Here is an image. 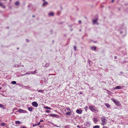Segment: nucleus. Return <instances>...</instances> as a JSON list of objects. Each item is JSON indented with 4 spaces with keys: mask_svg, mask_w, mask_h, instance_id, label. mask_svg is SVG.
Segmentation results:
<instances>
[{
    "mask_svg": "<svg viewBox=\"0 0 128 128\" xmlns=\"http://www.w3.org/2000/svg\"><path fill=\"white\" fill-rule=\"evenodd\" d=\"M0 6L2 8H5L6 7L2 3L0 2Z\"/></svg>",
    "mask_w": 128,
    "mask_h": 128,
    "instance_id": "nucleus-9",
    "label": "nucleus"
},
{
    "mask_svg": "<svg viewBox=\"0 0 128 128\" xmlns=\"http://www.w3.org/2000/svg\"><path fill=\"white\" fill-rule=\"evenodd\" d=\"M6 124L4 123H1V126H5V125Z\"/></svg>",
    "mask_w": 128,
    "mask_h": 128,
    "instance_id": "nucleus-24",
    "label": "nucleus"
},
{
    "mask_svg": "<svg viewBox=\"0 0 128 128\" xmlns=\"http://www.w3.org/2000/svg\"><path fill=\"white\" fill-rule=\"evenodd\" d=\"M66 109L68 110H69L70 112H72V111L70 109V108H66Z\"/></svg>",
    "mask_w": 128,
    "mask_h": 128,
    "instance_id": "nucleus-31",
    "label": "nucleus"
},
{
    "mask_svg": "<svg viewBox=\"0 0 128 128\" xmlns=\"http://www.w3.org/2000/svg\"><path fill=\"white\" fill-rule=\"evenodd\" d=\"M30 74V73H28V72H27L26 73V74H24V75H25V74Z\"/></svg>",
    "mask_w": 128,
    "mask_h": 128,
    "instance_id": "nucleus-42",
    "label": "nucleus"
},
{
    "mask_svg": "<svg viewBox=\"0 0 128 128\" xmlns=\"http://www.w3.org/2000/svg\"><path fill=\"white\" fill-rule=\"evenodd\" d=\"M117 58V56H114V58L115 59H116V58Z\"/></svg>",
    "mask_w": 128,
    "mask_h": 128,
    "instance_id": "nucleus-39",
    "label": "nucleus"
},
{
    "mask_svg": "<svg viewBox=\"0 0 128 128\" xmlns=\"http://www.w3.org/2000/svg\"><path fill=\"white\" fill-rule=\"evenodd\" d=\"M28 110L30 112H32V108L31 107H28Z\"/></svg>",
    "mask_w": 128,
    "mask_h": 128,
    "instance_id": "nucleus-14",
    "label": "nucleus"
},
{
    "mask_svg": "<svg viewBox=\"0 0 128 128\" xmlns=\"http://www.w3.org/2000/svg\"><path fill=\"white\" fill-rule=\"evenodd\" d=\"M118 106H120L121 104L120 102L118 100H116L114 99L113 98L111 99Z\"/></svg>",
    "mask_w": 128,
    "mask_h": 128,
    "instance_id": "nucleus-3",
    "label": "nucleus"
},
{
    "mask_svg": "<svg viewBox=\"0 0 128 128\" xmlns=\"http://www.w3.org/2000/svg\"><path fill=\"white\" fill-rule=\"evenodd\" d=\"M100 126H99L96 125L93 126V128H100Z\"/></svg>",
    "mask_w": 128,
    "mask_h": 128,
    "instance_id": "nucleus-18",
    "label": "nucleus"
},
{
    "mask_svg": "<svg viewBox=\"0 0 128 128\" xmlns=\"http://www.w3.org/2000/svg\"><path fill=\"white\" fill-rule=\"evenodd\" d=\"M76 112L78 114H80L82 113V110H80L78 109H77L76 110Z\"/></svg>",
    "mask_w": 128,
    "mask_h": 128,
    "instance_id": "nucleus-8",
    "label": "nucleus"
},
{
    "mask_svg": "<svg viewBox=\"0 0 128 128\" xmlns=\"http://www.w3.org/2000/svg\"><path fill=\"white\" fill-rule=\"evenodd\" d=\"M44 108H46V109H49V110H51L52 109L51 108H50L48 106L45 107H44Z\"/></svg>",
    "mask_w": 128,
    "mask_h": 128,
    "instance_id": "nucleus-21",
    "label": "nucleus"
},
{
    "mask_svg": "<svg viewBox=\"0 0 128 128\" xmlns=\"http://www.w3.org/2000/svg\"><path fill=\"white\" fill-rule=\"evenodd\" d=\"M55 126H56V127H58V126H56V125H55Z\"/></svg>",
    "mask_w": 128,
    "mask_h": 128,
    "instance_id": "nucleus-50",
    "label": "nucleus"
},
{
    "mask_svg": "<svg viewBox=\"0 0 128 128\" xmlns=\"http://www.w3.org/2000/svg\"><path fill=\"white\" fill-rule=\"evenodd\" d=\"M43 120H40V122H43Z\"/></svg>",
    "mask_w": 128,
    "mask_h": 128,
    "instance_id": "nucleus-38",
    "label": "nucleus"
},
{
    "mask_svg": "<svg viewBox=\"0 0 128 128\" xmlns=\"http://www.w3.org/2000/svg\"><path fill=\"white\" fill-rule=\"evenodd\" d=\"M48 4V2H44V3L42 4V6H47Z\"/></svg>",
    "mask_w": 128,
    "mask_h": 128,
    "instance_id": "nucleus-7",
    "label": "nucleus"
},
{
    "mask_svg": "<svg viewBox=\"0 0 128 128\" xmlns=\"http://www.w3.org/2000/svg\"><path fill=\"white\" fill-rule=\"evenodd\" d=\"M88 108L92 112H94V111L97 112H98V110H97L95 109V107L94 106H89Z\"/></svg>",
    "mask_w": 128,
    "mask_h": 128,
    "instance_id": "nucleus-1",
    "label": "nucleus"
},
{
    "mask_svg": "<svg viewBox=\"0 0 128 128\" xmlns=\"http://www.w3.org/2000/svg\"><path fill=\"white\" fill-rule=\"evenodd\" d=\"M44 91V90H39L38 91L41 92H43Z\"/></svg>",
    "mask_w": 128,
    "mask_h": 128,
    "instance_id": "nucleus-27",
    "label": "nucleus"
},
{
    "mask_svg": "<svg viewBox=\"0 0 128 128\" xmlns=\"http://www.w3.org/2000/svg\"><path fill=\"white\" fill-rule=\"evenodd\" d=\"M42 0L44 2H46V1L45 0Z\"/></svg>",
    "mask_w": 128,
    "mask_h": 128,
    "instance_id": "nucleus-46",
    "label": "nucleus"
},
{
    "mask_svg": "<svg viewBox=\"0 0 128 128\" xmlns=\"http://www.w3.org/2000/svg\"><path fill=\"white\" fill-rule=\"evenodd\" d=\"M96 24L98 25V24H99L98 23H96Z\"/></svg>",
    "mask_w": 128,
    "mask_h": 128,
    "instance_id": "nucleus-49",
    "label": "nucleus"
},
{
    "mask_svg": "<svg viewBox=\"0 0 128 128\" xmlns=\"http://www.w3.org/2000/svg\"><path fill=\"white\" fill-rule=\"evenodd\" d=\"M53 42H54V40L53 41Z\"/></svg>",
    "mask_w": 128,
    "mask_h": 128,
    "instance_id": "nucleus-55",
    "label": "nucleus"
},
{
    "mask_svg": "<svg viewBox=\"0 0 128 128\" xmlns=\"http://www.w3.org/2000/svg\"><path fill=\"white\" fill-rule=\"evenodd\" d=\"M49 64H46L45 65V66L46 67H47L49 66Z\"/></svg>",
    "mask_w": 128,
    "mask_h": 128,
    "instance_id": "nucleus-28",
    "label": "nucleus"
},
{
    "mask_svg": "<svg viewBox=\"0 0 128 128\" xmlns=\"http://www.w3.org/2000/svg\"><path fill=\"white\" fill-rule=\"evenodd\" d=\"M18 112L20 113H26V111L20 109L18 110Z\"/></svg>",
    "mask_w": 128,
    "mask_h": 128,
    "instance_id": "nucleus-6",
    "label": "nucleus"
},
{
    "mask_svg": "<svg viewBox=\"0 0 128 128\" xmlns=\"http://www.w3.org/2000/svg\"><path fill=\"white\" fill-rule=\"evenodd\" d=\"M94 120L95 122H97L98 121L97 118H94Z\"/></svg>",
    "mask_w": 128,
    "mask_h": 128,
    "instance_id": "nucleus-20",
    "label": "nucleus"
},
{
    "mask_svg": "<svg viewBox=\"0 0 128 128\" xmlns=\"http://www.w3.org/2000/svg\"><path fill=\"white\" fill-rule=\"evenodd\" d=\"M46 112L47 113H50V111L49 110H46Z\"/></svg>",
    "mask_w": 128,
    "mask_h": 128,
    "instance_id": "nucleus-32",
    "label": "nucleus"
},
{
    "mask_svg": "<svg viewBox=\"0 0 128 128\" xmlns=\"http://www.w3.org/2000/svg\"><path fill=\"white\" fill-rule=\"evenodd\" d=\"M0 107L2 108H4V106L2 104H0Z\"/></svg>",
    "mask_w": 128,
    "mask_h": 128,
    "instance_id": "nucleus-26",
    "label": "nucleus"
},
{
    "mask_svg": "<svg viewBox=\"0 0 128 128\" xmlns=\"http://www.w3.org/2000/svg\"><path fill=\"white\" fill-rule=\"evenodd\" d=\"M49 116H53V117H56L57 118H59V116L57 115V114H49Z\"/></svg>",
    "mask_w": 128,
    "mask_h": 128,
    "instance_id": "nucleus-5",
    "label": "nucleus"
},
{
    "mask_svg": "<svg viewBox=\"0 0 128 128\" xmlns=\"http://www.w3.org/2000/svg\"><path fill=\"white\" fill-rule=\"evenodd\" d=\"M22 128H26L25 127H23Z\"/></svg>",
    "mask_w": 128,
    "mask_h": 128,
    "instance_id": "nucleus-45",
    "label": "nucleus"
},
{
    "mask_svg": "<svg viewBox=\"0 0 128 128\" xmlns=\"http://www.w3.org/2000/svg\"><path fill=\"white\" fill-rule=\"evenodd\" d=\"M8 28H9L8 27H7Z\"/></svg>",
    "mask_w": 128,
    "mask_h": 128,
    "instance_id": "nucleus-53",
    "label": "nucleus"
},
{
    "mask_svg": "<svg viewBox=\"0 0 128 128\" xmlns=\"http://www.w3.org/2000/svg\"><path fill=\"white\" fill-rule=\"evenodd\" d=\"M32 17H33L34 18L35 17V16L34 15H33Z\"/></svg>",
    "mask_w": 128,
    "mask_h": 128,
    "instance_id": "nucleus-44",
    "label": "nucleus"
},
{
    "mask_svg": "<svg viewBox=\"0 0 128 128\" xmlns=\"http://www.w3.org/2000/svg\"><path fill=\"white\" fill-rule=\"evenodd\" d=\"M20 3L19 2L17 1L16 2L15 4L16 5H18L20 4Z\"/></svg>",
    "mask_w": 128,
    "mask_h": 128,
    "instance_id": "nucleus-19",
    "label": "nucleus"
},
{
    "mask_svg": "<svg viewBox=\"0 0 128 128\" xmlns=\"http://www.w3.org/2000/svg\"><path fill=\"white\" fill-rule=\"evenodd\" d=\"M88 62L89 64H90V63H92V62L90 60H88Z\"/></svg>",
    "mask_w": 128,
    "mask_h": 128,
    "instance_id": "nucleus-30",
    "label": "nucleus"
},
{
    "mask_svg": "<svg viewBox=\"0 0 128 128\" xmlns=\"http://www.w3.org/2000/svg\"><path fill=\"white\" fill-rule=\"evenodd\" d=\"M98 20V19L97 18H96L95 19L93 20V24H95L96 23Z\"/></svg>",
    "mask_w": 128,
    "mask_h": 128,
    "instance_id": "nucleus-10",
    "label": "nucleus"
},
{
    "mask_svg": "<svg viewBox=\"0 0 128 128\" xmlns=\"http://www.w3.org/2000/svg\"><path fill=\"white\" fill-rule=\"evenodd\" d=\"M26 42H29V40L27 39H26Z\"/></svg>",
    "mask_w": 128,
    "mask_h": 128,
    "instance_id": "nucleus-36",
    "label": "nucleus"
},
{
    "mask_svg": "<svg viewBox=\"0 0 128 128\" xmlns=\"http://www.w3.org/2000/svg\"><path fill=\"white\" fill-rule=\"evenodd\" d=\"M74 48L75 51H76V46H74Z\"/></svg>",
    "mask_w": 128,
    "mask_h": 128,
    "instance_id": "nucleus-25",
    "label": "nucleus"
},
{
    "mask_svg": "<svg viewBox=\"0 0 128 128\" xmlns=\"http://www.w3.org/2000/svg\"><path fill=\"white\" fill-rule=\"evenodd\" d=\"M72 112H67L66 113V115H70V114H72Z\"/></svg>",
    "mask_w": 128,
    "mask_h": 128,
    "instance_id": "nucleus-13",
    "label": "nucleus"
},
{
    "mask_svg": "<svg viewBox=\"0 0 128 128\" xmlns=\"http://www.w3.org/2000/svg\"><path fill=\"white\" fill-rule=\"evenodd\" d=\"M79 23L80 24H81L82 23V22L81 20H79Z\"/></svg>",
    "mask_w": 128,
    "mask_h": 128,
    "instance_id": "nucleus-34",
    "label": "nucleus"
},
{
    "mask_svg": "<svg viewBox=\"0 0 128 128\" xmlns=\"http://www.w3.org/2000/svg\"><path fill=\"white\" fill-rule=\"evenodd\" d=\"M40 122H39L38 124H37L38 125H38H40Z\"/></svg>",
    "mask_w": 128,
    "mask_h": 128,
    "instance_id": "nucleus-37",
    "label": "nucleus"
},
{
    "mask_svg": "<svg viewBox=\"0 0 128 128\" xmlns=\"http://www.w3.org/2000/svg\"><path fill=\"white\" fill-rule=\"evenodd\" d=\"M48 15L49 16H53L54 15V13L53 12H51L48 13Z\"/></svg>",
    "mask_w": 128,
    "mask_h": 128,
    "instance_id": "nucleus-11",
    "label": "nucleus"
},
{
    "mask_svg": "<svg viewBox=\"0 0 128 128\" xmlns=\"http://www.w3.org/2000/svg\"><path fill=\"white\" fill-rule=\"evenodd\" d=\"M11 83L12 84H16V82L15 81H12L11 82Z\"/></svg>",
    "mask_w": 128,
    "mask_h": 128,
    "instance_id": "nucleus-23",
    "label": "nucleus"
},
{
    "mask_svg": "<svg viewBox=\"0 0 128 128\" xmlns=\"http://www.w3.org/2000/svg\"><path fill=\"white\" fill-rule=\"evenodd\" d=\"M90 48L91 49H93L94 51L96 50V47H91Z\"/></svg>",
    "mask_w": 128,
    "mask_h": 128,
    "instance_id": "nucleus-17",
    "label": "nucleus"
},
{
    "mask_svg": "<svg viewBox=\"0 0 128 128\" xmlns=\"http://www.w3.org/2000/svg\"><path fill=\"white\" fill-rule=\"evenodd\" d=\"M102 128H109L107 126H103Z\"/></svg>",
    "mask_w": 128,
    "mask_h": 128,
    "instance_id": "nucleus-35",
    "label": "nucleus"
},
{
    "mask_svg": "<svg viewBox=\"0 0 128 128\" xmlns=\"http://www.w3.org/2000/svg\"><path fill=\"white\" fill-rule=\"evenodd\" d=\"M1 121V120H0V122Z\"/></svg>",
    "mask_w": 128,
    "mask_h": 128,
    "instance_id": "nucleus-56",
    "label": "nucleus"
},
{
    "mask_svg": "<svg viewBox=\"0 0 128 128\" xmlns=\"http://www.w3.org/2000/svg\"><path fill=\"white\" fill-rule=\"evenodd\" d=\"M17 50H18V49H19V48H17Z\"/></svg>",
    "mask_w": 128,
    "mask_h": 128,
    "instance_id": "nucleus-48",
    "label": "nucleus"
},
{
    "mask_svg": "<svg viewBox=\"0 0 128 128\" xmlns=\"http://www.w3.org/2000/svg\"><path fill=\"white\" fill-rule=\"evenodd\" d=\"M36 70L34 71L33 72H30V73H32L33 74H34L35 73H36L37 72H36Z\"/></svg>",
    "mask_w": 128,
    "mask_h": 128,
    "instance_id": "nucleus-15",
    "label": "nucleus"
},
{
    "mask_svg": "<svg viewBox=\"0 0 128 128\" xmlns=\"http://www.w3.org/2000/svg\"><path fill=\"white\" fill-rule=\"evenodd\" d=\"M1 88H2V87L0 86V89H1Z\"/></svg>",
    "mask_w": 128,
    "mask_h": 128,
    "instance_id": "nucleus-47",
    "label": "nucleus"
},
{
    "mask_svg": "<svg viewBox=\"0 0 128 128\" xmlns=\"http://www.w3.org/2000/svg\"><path fill=\"white\" fill-rule=\"evenodd\" d=\"M101 120L102 122V126H104L106 123V119L104 116H103L101 117Z\"/></svg>",
    "mask_w": 128,
    "mask_h": 128,
    "instance_id": "nucleus-2",
    "label": "nucleus"
},
{
    "mask_svg": "<svg viewBox=\"0 0 128 128\" xmlns=\"http://www.w3.org/2000/svg\"><path fill=\"white\" fill-rule=\"evenodd\" d=\"M38 126V124H34L33 125V127H34V126Z\"/></svg>",
    "mask_w": 128,
    "mask_h": 128,
    "instance_id": "nucleus-33",
    "label": "nucleus"
},
{
    "mask_svg": "<svg viewBox=\"0 0 128 128\" xmlns=\"http://www.w3.org/2000/svg\"><path fill=\"white\" fill-rule=\"evenodd\" d=\"M105 105L108 108H109L110 107V106L108 104L106 103L105 104Z\"/></svg>",
    "mask_w": 128,
    "mask_h": 128,
    "instance_id": "nucleus-16",
    "label": "nucleus"
},
{
    "mask_svg": "<svg viewBox=\"0 0 128 128\" xmlns=\"http://www.w3.org/2000/svg\"><path fill=\"white\" fill-rule=\"evenodd\" d=\"M77 127H79V126H77Z\"/></svg>",
    "mask_w": 128,
    "mask_h": 128,
    "instance_id": "nucleus-51",
    "label": "nucleus"
},
{
    "mask_svg": "<svg viewBox=\"0 0 128 128\" xmlns=\"http://www.w3.org/2000/svg\"><path fill=\"white\" fill-rule=\"evenodd\" d=\"M85 18H86V17H85Z\"/></svg>",
    "mask_w": 128,
    "mask_h": 128,
    "instance_id": "nucleus-54",
    "label": "nucleus"
},
{
    "mask_svg": "<svg viewBox=\"0 0 128 128\" xmlns=\"http://www.w3.org/2000/svg\"><path fill=\"white\" fill-rule=\"evenodd\" d=\"M54 74H49V76H50V75H54Z\"/></svg>",
    "mask_w": 128,
    "mask_h": 128,
    "instance_id": "nucleus-40",
    "label": "nucleus"
},
{
    "mask_svg": "<svg viewBox=\"0 0 128 128\" xmlns=\"http://www.w3.org/2000/svg\"><path fill=\"white\" fill-rule=\"evenodd\" d=\"M21 123V122L19 121H16V124H20Z\"/></svg>",
    "mask_w": 128,
    "mask_h": 128,
    "instance_id": "nucleus-22",
    "label": "nucleus"
},
{
    "mask_svg": "<svg viewBox=\"0 0 128 128\" xmlns=\"http://www.w3.org/2000/svg\"><path fill=\"white\" fill-rule=\"evenodd\" d=\"M120 73L121 74H123V72H120Z\"/></svg>",
    "mask_w": 128,
    "mask_h": 128,
    "instance_id": "nucleus-43",
    "label": "nucleus"
},
{
    "mask_svg": "<svg viewBox=\"0 0 128 128\" xmlns=\"http://www.w3.org/2000/svg\"><path fill=\"white\" fill-rule=\"evenodd\" d=\"M88 108V107L87 106H86L84 108V109L86 112H87V110Z\"/></svg>",
    "mask_w": 128,
    "mask_h": 128,
    "instance_id": "nucleus-29",
    "label": "nucleus"
},
{
    "mask_svg": "<svg viewBox=\"0 0 128 128\" xmlns=\"http://www.w3.org/2000/svg\"><path fill=\"white\" fill-rule=\"evenodd\" d=\"M114 2V0H112V2Z\"/></svg>",
    "mask_w": 128,
    "mask_h": 128,
    "instance_id": "nucleus-41",
    "label": "nucleus"
},
{
    "mask_svg": "<svg viewBox=\"0 0 128 128\" xmlns=\"http://www.w3.org/2000/svg\"><path fill=\"white\" fill-rule=\"evenodd\" d=\"M122 87L121 86H116L115 88V89H122Z\"/></svg>",
    "mask_w": 128,
    "mask_h": 128,
    "instance_id": "nucleus-12",
    "label": "nucleus"
},
{
    "mask_svg": "<svg viewBox=\"0 0 128 128\" xmlns=\"http://www.w3.org/2000/svg\"><path fill=\"white\" fill-rule=\"evenodd\" d=\"M32 105L36 107L38 106V104L37 102H32Z\"/></svg>",
    "mask_w": 128,
    "mask_h": 128,
    "instance_id": "nucleus-4",
    "label": "nucleus"
},
{
    "mask_svg": "<svg viewBox=\"0 0 128 128\" xmlns=\"http://www.w3.org/2000/svg\"><path fill=\"white\" fill-rule=\"evenodd\" d=\"M40 128H42V126H40Z\"/></svg>",
    "mask_w": 128,
    "mask_h": 128,
    "instance_id": "nucleus-52",
    "label": "nucleus"
}]
</instances>
